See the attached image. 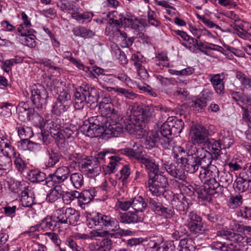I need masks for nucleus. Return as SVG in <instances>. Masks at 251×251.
<instances>
[{"instance_id": "1", "label": "nucleus", "mask_w": 251, "mask_h": 251, "mask_svg": "<svg viewBox=\"0 0 251 251\" xmlns=\"http://www.w3.org/2000/svg\"><path fill=\"white\" fill-rule=\"evenodd\" d=\"M173 133L171 126L168 123H165L158 130L151 131L149 134L145 144L149 146V149L158 146L160 144L165 149L169 150L172 147L171 136Z\"/></svg>"}, {"instance_id": "2", "label": "nucleus", "mask_w": 251, "mask_h": 251, "mask_svg": "<svg viewBox=\"0 0 251 251\" xmlns=\"http://www.w3.org/2000/svg\"><path fill=\"white\" fill-rule=\"evenodd\" d=\"M216 236L224 239L233 242L231 243L214 242V246L222 251H244L241 246L238 242H241L243 237L228 229H221L217 231Z\"/></svg>"}, {"instance_id": "3", "label": "nucleus", "mask_w": 251, "mask_h": 251, "mask_svg": "<svg viewBox=\"0 0 251 251\" xmlns=\"http://www.w3.org/2000/svg\"><path fill=\"white\" fill-rule=\"evenodd\" d=\"M74 97V106L77 109L82 108L85 103L91 104L97 102L99 98L97 90L87 86L76 89Z\"/></svg>"}, {"instance_id": "4", "label": "nucleus", "mask_w": 251, "mask_h": 251, "mask_svg": "<svg viewBox=\"0 0 251 251\" xmlns=\"http://www.w3.org/2000/svg\"><path fill=\"white\" fill-rule=\"evenodd\" d=\"M158 109L162 110L163 108L160 106H140L134 104L132 107L131 113L135 121L145 123L153 121L155 117L156 111Z\"/></svg>"}, {"instance_id": "5", "label": "nucleus", "mask_w": 251, "mask_h": 251, "mask_svg": "<svg viewBox=\"0 0 251 251\" xmlns=\"http://www.w3.org/2000/svg\"><path fill=\"white\" fill-rule=\"evenodd\" d=\"M168 185L167 177L160 172L149 177L148 186L149 190L152 195L159 196L163 195Z\"/></svg>"}, {"instance_id": "6", "label": "nucleus", "mask_w": 251, "mask_h": 251, "mask_svg": "<svg viewBox=\"0 0 251 251\" xmlns=\"http://www.w3.org/2000/svg\"><path fill=\"white\" fill-rule=\"evenodd\" d=\"M98 158L102 163H107L103 167L105 174L115 173L121 165V158L108 151H103L98 153Z\"/></svg>"}, {"instance_id": "7", "label": "nucleus", "mask_w": 251, "mask_h": 251, "mask_svg": "<svg viewBox=\"0 0 251 251\" xmlns=\"http://www.w3.org/2000/svg\"><path fill=\"white\" fill-rule=\"evenodd\" d=\"M29 91L31 93V100L37 108H41L46 105L48 93L43 85L33 84L29 87Z\"/></svg>"}, {"instance_id": "8", "label": "nucleus", "mask_w": 251, "mask_h": 251, "mask_svg": "<svg viewBox=\"0 0 251 251\" xmlns=\"http://www.w3.org/2000/svg\"><path fill=\"white\" fill-rule=\"evenodd\" d=\"M189 153L195 154V157L198 160V164L201 170L212 165L211 162L213 159L212 154L203 148L197 149L194 145H190V150Z\"/></svg>"}, {"instance_id": "9", "label": "nucleus", "mask_w": 251, "mask_h": 251, "mask_svg": "<svg viewBox=\"0 0 251 251\" xmlns=\"http://www.w3.org/2000/svg\"><path fill=\"white\" fill-rule=\"evenodd\" d=\"M101 163L100 159L98 158V154L95 158L92 160H86L83 161L79 168L81 171H83L90 177L98 176L101 170L100 164Z\"/></svg>"}, {"instance_id": "10", "label": "nucleus", "mask_w": 251, "mask_h": 251, "mask_svg": "<svg viewBox=\"0 0 251 251\" xmlns=\"http://www.w3.org/2000/svg\"><path fill=\"white\" fill-rule=\"evenodd\" d=\"M222 187L216 178L207 179L204 181V188L201 190L200 197L202 199H207L209 196L213 195L216 193H222Z\"/></svg>"}, {"instance_id": "11", "label": "nucleus", "mask_w": 251, "mask_h": 251, "mask_svg": "<svg viewBox=\"0 0 251 251\" xmlns=\"http://www.w3.org/2000/svg\"><path fill=\"white\" fill-rule=\"evenodd\" d=\"M77 134V131L74 126L71 125L62 126L60 131L53 130L51 132V136L56 142L61 144L64 142L65 139L74 138Z\"/></svg>"}, {"instance_id": "12", "label": "nucleus", "mask_w": 251, "mask_h": 251, "mask_svg": "<svg viewBox=\"0 0 251 251\" xmlns=\"http://www.w3.org/2000/svg\"><path fill=\"white\" fill-rule=\"evenodd\" d=\"M90 220L95 226H100L101 227L104 226L111 230L119 228V225H117V221L109 216L98 214L97 216L91 218Z\"/></svg>"}, {"instance_id": "13", "label": "nucleus", "mask_w": 251, "mask_h": 251, "mask_svg": "<svg viewBox=\"0 0 251 251\" xmlns=\"http://www.w3.org/2000/svg\"><path fill=\"white\" fill-rule=\"evenodd\" d=\"M209 134L208 130L202 126L198 125L191 128L190 136L192 143L194 144H201L206 142Z\"/></svg>"}, {"instance_id": "14", "label": "nucleus", "mask_w": 251, "mask_h": 251, "mask_svg": "<svg viewBox=\"0 0 251 251\" xmlns=\"http://www.w3.org/2000/svg\"><path fill=\"white\" fill-rule=\"evenodd\" d=\"M70 173V170L68 166H62L58 168L54 173L50 174L47 178L48 180L46 181V184L50 186L51 183H60L66 180Z\"/></svg>"}, {"instance_id": "15", "label": "nucleus", "mask_w": 251, "mask_h": 251, "mask_svg": "<svg viewBox=\"0 0 251 251\" xmlns=\"http://www.w3.org/2000/svg\"><path fill=\"white\" fill-rule=\"evenodd\" d=\"M188 226L190 231L193 233H202L205 228L201 218L196 213L191 212L188 215Z\"/></svg>"}, {"instance_id": "16", "label": "nucleus", "mask_w": 251, "mask_h": 251, "mask_svg": "<svg viewBox=\"0 0 251 251\" xmlns=\"http://www.w3.org/2000/svg\"><path fill=\"white\" fill-rule=\"evenodd\" d=\"M120 105L119 104L117 106ZM99 109L101 114L103 116L111 117L115 120H119L122 119V114L118 109L114 108L113 104L111 103L101 102L99 105Z\"/></svg>"}, {"instance_id": "17", "label": "nucleus", "mask_w": 251, "mask_h": 251, "mask_svg": "<svg viewBox=\"0 0 251 251\" xmlns=\"http://www.w3.org/2000/svg\"><path fill=\"white\" fill-rule=\"evenodd\" d=\"M190 150V146L187 148V158L184 161V167L185 170L191 174L195 173L198 170L200 165L198 164V160L195 157V154H191L189 153Z\"/></svg>"}, {"instance_id": "18", "label": "nucleus", "mask_w": 251, "mask_h": 251, "mask_svg": "<svg viewBox=\"0 0 251 251\" xmlns=\"http://www.w3.org/2000/svg\"><path fill=\"white\" fill-rule=\"evenodd\" d=\"M210 76V81L216 93L220 96L223 95L225 93L224 75L223 74H218L211 75Z\"/></svg>"}, {"instance_id": "19", "label": "nucleus", "mask_w": 251, "mask_h": 251, "mask_svg": "<svg viewBox=\"0 0 251 251\" xmlns=\"http://www.w3.org/2000/svg\"><path fill=\"white\" fill-rule=\"evenodd\" d=\"M124 130V127L120 123L107 122L105 124L104 133L112 137H117Z\"/></svg>"}, {"instance_id": "20", "label": "nucleus", "mask_w": 251, "mask_h": 251, "mask_svg": "<svg viewBox=\"0 0 251 251\" xmlns=\"http://www.w3.org/2000/svg\"><path fill=\"white\" fill-rule=\"evenodd\" d=\"M33 111V108H29L28 104L24 102H20L17 107L18 118L23 122L29 121L30 115Z\"/></svg>"}, {"instance_id": "21", "label": "nucleus", "mask_w": 251, "mask_h": 251, "mask_svg": "<svg viewBox=\"0 0 251 251\" xmlns=\"http://www.w3.org/2000/svg\"><path fill=\"white\" fill-rule=\"evenodd\" d=\"M140 163L143 164L148 173L149 177L151 176L155 175L159 173V166L156 164L155 161L150 157L144 156Z\"/></svg>"}, {"instance_id": "22", "label": "nucleus", "mask_w": 251, "mask_h": 251, "mask_svg": "<svg viewBox=\"0 0 251 251\" xmlns=\"http://www.w3.org/2000/svg\"><path fill=\"white\" fill-rule=\"evenodd\" d=\"M219 171L218 168L212 165L208 167L202 169L200 171L199 177L201 180H206L207 179H214L219 176Z\"/></svg>"}, {"instance_id": "23", "label": "nucleus", "mask_w": 251, "mask_h": 251, "mask_svg": "<svg viewBox=\"0 0 251 251\" xmlns=\"http://www.w3.org/2000/svg\"><path fill=\"white\" fill-rule=\"evenodd\" d=\"M141 215L136 212H128L120 214L119 220L121 222L126 224L138 223L142 220Z\"/></svg>"}, {"instance_id": "24", "label": "nucleus", "mask_w": 251, "mask_h": 251, "mask_svg": "<svg viewBox=\"0 0 251 251\" xmlns=\"http://www.w3.org/2000/svg\"><path fill=\"white\" fill-rule=\"evenodd\" d=\"M141 147H137L136 149L129 148H125L122 150V153L128 157L133 161L140 162L144 155L142 154Z\"/></svg>"}, {"instance_id": "25", "label": "nucleus", "mask_w": 251, "mask_h": 251, "mask_svg": "<svg viewBox=\"0 0 251 251\" xmlns=\"http://www.w3.org/2000/svg\"><path fill=\"white\" fill-rule=\"evenodd\" d=\"M21 202L24 207H31L34 203V194L31 188L22 194Z\"/></svg>"}, {"instance_id": "26", "label": "nucleus", "mask_w": 251, "mask_h": 251, "mask_svg": "<svg viewBox=\"0 0 251 251\" xmlns=\"http://www.w3.org/2000/svg\"><path fill=\"white\" fill-rule=\"evenodd\" d=\"M47 153L49 158L46 162V166L47 168L53 167L59 161L61 154L52 149H48Z\"/></svg>"}, {"instance_id": "27", "label": "nucleus", "mask_w": 251, "mask_h": 251, "mask_svg": "<svg viewBox=\"0 0 251 251\" xmlns=\"http://www.w3.org/2000/svg\"><path fill=\"white\" fill-rule=\"evenodd\" d=\"M72 32L75 36H79L84 38H91L95 35V32L93 31L81 26L74 27L72 30Z\"/></svg>"}, {"instance_id": "28", "label": "nucleus", "mask_w": 251, "mask_h": 251, "mask_svg": "<svg viewBox=\"0 0 251 251\" xmlns=\"http://www.w3.org/2000/svg\"><path fill=\"white\" fill-rule=\"evenodd\" d=\"M62 196V191L60 185H56L51 189L47 196V201L53 203L56 201Z\"/></svg>"}, {"instance_id": "29", "label": "nucleus", "mask_w": 251, "mask_h": 251, "mask_svg": "<svg viewBox=\"0 0 251 251\" xmlns=\"http://www.w3.org/2000/svg\"><path fill=\"white\" fill-rule=\"evenodd\" d=\"M27 177L33 183L42 182L47 179L44 173L37 170L30 171L28 173Z\"/></svg>"}, {"instance_id": "30", "label": "nucleus", "mask_w": 251, "mask_h": 251, "mask_svg": "<svg viewBox=\"0 0 251 251\" xmlns=\"http://www.w3.org/2000/svg\"><path fill=\"white\" fill-rule=\"evenodd\" d=\"M147 205L143 198L140 196L131 199V207L138 214L145 210Z\"/></svg>"}, {"instance_id": "31", "label": "nucleus", "mask_w": 251, "mask_h": 251, "mask_svg": "<svg viewBox=\"0 0 251 251\" xmlns=\"http://www.w3.org/2000/svg\"><path fill=\"white\" fill-rule=\"evenodd\" d=\"M219 176V181L223 189L226 188L233 182V175L229 172H222Z\"/></svg>"}, {"instance_id": "32", "label": "nucleus", "mask_w": 251, "mask_h": 251, "mask_svg": "<svg viewBox=\"0 0 251 251\" xmlns=\"http://www.w3.org/2000/svg\"><path fill=\"white\" fill-rule=\"evenodd\" d=\"M56 220L54 226L60 228L62 224L69 225L68 220L65 214V208H61L56 210Z\"/></svg>"}, {"instance_id": "33", "label": "nucleus", "mask_w": 251, "mask_h": 251, "mask_svg": "<svg viewBox=\"0 0 251 251\" xmlns=\"http://www.w3.org/2000/svg\"><path fill=\"white\" fill-rule=\"evenodd\" d=\"M79 203H82V204H86L89 203L94 199L95 196V192L93 189L85 190L81 193H79Z\"/></svg>"}, {"instance_id": "34", "label": "nucleus", "mask_w": 251, "mask_h": 251, "mask_svg": "<svg viewBox=\"0 0 251 251\" xmlns=\"http://www.w3.org/2000/svg\"><path fill=\"white\" fill-rule=\"evenodd\" d=\"M60 123V120L59 119L53 118L52 120H47L46 122H44V125L51 135V132L53 130L60 131V129L62 128Z\"/></svg>"}, {"instance_id": "35", "label": "nucleus", "mask_w": 251, "mask_h": 251, "mask_svg": "<svg viewBox=\"0 0 251 251\" xmlns=\"http://www.w3.org/2000/svg\"><path fill=\"white\" fill-rule=\"evenodd\" d=\"M222 149H229L234 143V140L228 132L224 131L219 137Z\"/></svg>"}, {"instance_id": "36", "label": "nucleus", "mask_w": 251, "mask_h": 251, "mask_svg": "<svg viewBox=\"0 0 251 251\" xmlns=\"http://www.w3.org/2000/svg\"><path fill=\"white\" fill-rule=\"evenodd\" d=\"M65 214L68 220L69 225H75L79 219V212L73 208H66Z\"/></svg>"}, {"instance_id": "37", "label": "nucleus", "mask_w": 251, "mask_h": 251, "mask_svg": "<svg viewBox=\"0 0 251 251\" xmlns=\"http://www.w3.org/2000/svg\"><path fill=\"white\" fill-rule=\"evenodd\" d=\"M190 145H192L191 143H187L186 148ZM173 156L174 158L180 159L182 164H184V161L187 158V149L185 150L181 146L176 147L174 150Z\"/></svg>"}, {"instance_id": "38", "label": "nucleus", "mask_w": 251, "mask_h": 251, "mask_svg": "<svg viewBox=\"0 0 251 251\" xmlns=\"http://www.w3.org/2000/svg\"><path fill=\"white\" fill-rule=\"evenodd\" d=\"M30 188L25 182L17 181L12 185L11 190L13 193H17L21 196L24 192L26 191Z\"/></svg>"}, {"instance_id": "39", "label": "nucleus", "mask_w": 251, "mask_h": 251, "mask_svg": "<svg viewBox=\"0 0 251 251\" xmlns=\"http://www.w3.org/2000/svg\"><path fill=\"white\" fill-rule=\"evenodd\" d=\"M55 222V220H52L51 217L47 216L42 220L40 223L37 225L39 229L45 231L48 229L54 230V228L55 227L54 226Z\"/></svg>"}, {"instance_id": "40", "label": "nucleus", "mask_w": 251, "mask_h": 251, "mask_svg": "<svg viewBox=\"0 0 251 251\" xmlns=\"http://www.w3.org/2000/svg\"><path fill=\"white\" fill-rule=\"evenodd\" d=\"M70 180L76 189H79L84 184V178L82 174L79 173L72 174L70 176Z\"/></svg>"}, {"instance_id": "41", "label": "nucleus", "mask_w": 251, "mask_h": 251, "mask_svg": "<svg viewBox=\"0 0 251 251\" xmlns=\"http://www.w3.org/2000/svg\"><path fill=\"white\" fill-rule=\"evenodd\" d=\"M11 158L6 156L0 149V170H7L12 166Z\"/></svg>"}, {"instance_id": "42", "label": "nucleus", "mask_w": 251, "mask_h": 251, "mask_svg": "<svg viewBox=\"0 0 251 251\" xmlns=\"http://www.w3.org/2000/svg\"><path fill=\"white\" fill-rule=\"evenodd\" d=\"M236 77L240 81L242 86L244 88H251V78L240 71L237 72Z\"/></svg>"}, {"instance_id": "43", "label": "nucleus", "mask_w": 251, "mask_h": 251, "mask_svg": "<svg viewBox=\"0 0 251 251\" xmlns=\"http://www.w3.org/2000/svg\"><path fill=\"white\" fill-rule=\"evenodd\" d=\"M250 182V180L240 177L237 178L233 183V187L239 191L244 192L248 189Z\"/></svg>"}, {"instance_id": "44", "label": "nucleus", "mask_w": 251, "mask_h": 251, "mask_svg": "<svg viewBox=\"0 0 251 251\" xmlns=\"http://www.w3.org/2000/svg\"><path fill=\"white\" fill-rule=\"evenodd\" d=\"M206 143H207L209 149L214 154H218L222 149L219 139L218 140H216L213 139L207 140Z\"/></svg>"}, {"instance_id": "45", "label": "nucleus", "mask_w": 251, "mask_h": 251, "mask_svg": "<svg viewBox=\"0 0 251 251\" xmlns=\"http://www.w3.org/2000/svg\"><path fill=\"white\" fill-rule=\"evenodd\" d=\"M169 244L163 241L162 238L160 237L157 242H155L151 248V251H169Z\"/></svg>"}, {"instance_id": "46", "label": "nucleus", "mask_w": 251, "mask_h": 251, "mask_svg": "<svg viewBox=\"0 0 251 251\" xmlns=\"http://www.w3.org/2000/svg\"><path fill=\"white\" fill-rule=\"evenodd\" d=\"M69 104L61 103L60 101H57L53 105L52 112L56 115H60L66 111L69 108Z\"/></svg>"}, {"instance_id": "47", "label": "nucleus", "mask_w": 251, "mask_h": 251, "mask_svg": "<svg viewBox=\"0 0 251 251\" xmlns=\"http://www.w3.org/2000/svg\"><path fill=\"white\" fill-rule=\"evenodd\" d=\"M242 202L243 199L241 195H232L228 200V205L230 208L234 209L239 207Z\"/></svg>"}, {"instance_id": "48", "label": "nucleus", "mask_w": 251, "mask_h": 251, "mask_svg": "<svg viewBox=\"0 0 251 251\" xmlns=\"http://www.w3.org/2000/svg\"><path fill=\"white\" fill-rule=\"evenodd\" d=\"M167 172L173 176L179 179H182V170L177 166L176 167L174 165H170L166 168Z\"/></svg>"}, {"instance_id": "49", "label": "nucleus", "mask_w": 251, "mask_h": 251, "mask_svg": "<svg viewBox=\"0 0 251 251\" xmlns=\"http://www.w3.org/2000/svg\"><path fill=\"white\" fill-rule=\"evenodd\" d=\"M18 132L21 139H29L31 137L33 134L31 127L25 126L18 127Z\"/></svg>"}, {"instance_id": "50", "label": "nucleus", "mask_w": 251, "mask_h": 251, "mask_svg": "<svg viewBox=\"0 0 251 251\" xmlns=\"http://www.w3.org/2000/svg\"><path fill=\"white\" fill-rule=\"evenodd\" d=\"M79 197H80V195L78 191H72L65 192L62 195V200L65 203L68 204L76 199H79Z\"/></svg>"}, {"instance_id": "51", "label": "nucleus", "mask_w": 251, "mask_h": 251, "mask_svg": "<svg viewBox=\"0 0 251 251\" xmlns=\"http://www.w3.org/2000/svg\"><path fill=\"white\" fill-rule=\"evenodd\" d=\"M57 6L63 12L75 11V6L73 2H69L67 0H61L57 4Z\"/></svg>"}, {"instance_id": "52", "label": "nucleus", "mask_w": 251, "mask_h": 251, "mask_svg": "<svg viewBox=\"0 0 251 251\" xmlns=\"http://www.w3.org/2000/svg\"><path fill=\"white\" fill-rule=\"evenodd\" d=\"M30 116L29 121H31L35 126H43L44 122L43 117L38 112H35L34 108Z\"/></svg>"}, {"instance_id": "53", "label": "nucleus", "mask_w": 251, "mask_h": 251, "mask_svg": "<svg viewBox=\"0 0 251 251\" xmlns=\"http://www.w3.org/2000/svg\"><path fill=\"white\" fill-rule=\"evenodd\" d=\"M97 245L100 251H110L112 247V241L109 238H103Z\"/></svg>"}, {"instance_id": "54", "label": "nucleus", "mask_w": 251, "mask_h": 251, "mask_svg": "<svg viewBox=\"0 0 251 251\" xmlns=\"http://www.w3.org/2000/svg\"><path fill=\"white\" fill-rule=\"evenodd\" d=\"M192 240L190 238H184L179 242L178 249L179 251H191L193 247Z\"/></svg>"}, {"instance_id": "55", "label": "nucleus", "mask_w": 251, "mask_h": 251, "mask_svg": "<svg viewBox=\"0 0 251 251\" xmlns=\"http://www.w3.org/2000/svg\"><path fill=\"white\" fill-rule=\"evenodd\" d=\"M116 90V93L119 95L124 96L127 99H134L137 96L132 90L129 89H126L124 88L118 87V88Z\"/></svg>"}, {"instance_id": "56", "label": "nucleus", "mask_w": 251, "mask_h": 251, "mask_svg": "<svg viewBox=\"0 0 251 251\" xmlns=\"http://www.w3.org/2000/svg\"><path fill=\"white\" fill-rule=\"evenodd\" d=\"M15 158L14 161V164L17 170L22 172L26 167V164L25 161L21 157V155L18 153L13 157Z\"/></svg>"}, {"instance_id": "57", "label": "nucleus", "mask_w": 251, "mask_h": 251, "mask_svg": "<svg viewBox=\"0 0 251 251\" xmlns=\"http://www.w3.org/2000/svg\"><path fill=\"white\" fill-rule=\"evenodd\" d=\"M22 37L23 38L21 40L23 44L30 48H33L36 46L34 35L25 34V35H24Z\"/></svg>"}, {"instance_id": "58", "label": "nucleus", "mask_w": 251, "mask_h": 251, "mask_svg": "<svg viewBox=\"0 0 251 251\" xmlns=\"http://www.w3.org/2000/svg\"><path fill=\"white\" fill-rule=\"evenodd\" d=\"M125 124L126 130L130 134H135L140 129V124H135L131 120Z\"/></svg>"}, {"instance_id": "59", "label": "nucleus", "mask_w": 251, "mask_h": 251, "mask_svg": "<svg viewBox=\"0 0 251 251\" xmlns=\"http://www.w3.org/2000/svg\"><path fill=\"white\" fill-rule=\"evenodd\" d=\"M12 107L13 105L10 103L6 102L2 103L1 106V116L4 118L9 117L12 114L11 110Z\"/></svg>"}, {"instance_id": "60", "label": "nucleus", "mask_w": 251, "mask_h": 251, "mask_svg": "<svg viewBox=\"0 0 251 251\" xmlns=\"http://www.w3.org/2000/svg\"><path fill=\"white\" fill-rule=\"evenodd\" d=\"M148 201L149 206L153 211L158 214L160 212L162 206L161 203L158 202L156 199L152 198H149L148 200Z\"/></svg>"}, {"instance_id": "61", "label": "nucleus", "mask_w": 251, "mask_h": 251, "mask_svg": "<svg viewBox=\"0 0 251 251\" xmlns=\"http://www.w3.org/2000/svg\"><path fill=\"white\" fill-rule=\"evenodd\" d=\"M69 55H65L64 58L70 61L80 70H83L85 72H87L89 70L88 67L84 66V65L80 61L76 60L75 58H74L72 56L71 53Z\"/></svg>"}, {"instance_id": "62", "label": "nucleus", "mask_w": 251, "mask_h": 251, "mask_svg": "<svg viewBox=\"0 0 251 251\" xmlns=\"http://www.w3.org/2000/svg\"><path fill=\"white\" fill-rule=\"evenodd\" d=\"M57 101H60L61 102V103L69 104L70 105L71 103V96L67 92H61L59 94Z\"/></svg>"}, {"instance_id": "63", "label": "nucleus", "mask_w": 251, "mask_h": 251, "mask_svg": "<svg viewBox=\"0 0 251 251\" xmlns=\"http://www.w3.org/2000/svg\"><path fill=\"white\" fill-rule=\"evenodd\" d=\"M148 22L152 25L157 26L160 22L156 19V13L151 10H149L148 13Z\"/></svg>"}, {"instance_id": "64", "label": "nucleus", "mask_w": 251, "mask_h": 251, "mask_svg": "<svg viewBox=\"0 0 251 251\" xmlns=\"http://www.w3.org/2000/svg\"><path fill=\"white\" fill-rule=\"evenodd\" d=\"M171 127H172V130L175 134L179 133L184 127V123L181 119L177 120L175 124L171 126Z\"/></svg>"}]
</instances>
